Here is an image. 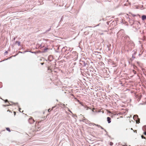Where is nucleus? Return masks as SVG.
Returning a JSON list of instances; mask_svg holds the SVG:
<instances>
[{
    "label": "nucleus",
    "mask_w": 146,
    "mask_h": 146,
    "mask_svg": "<svg viewBox=\"0 0 146 146\" xmlns=\"http://www.w3.org/2000/svg\"><path fill=\"white\" fill-rule=\"evenodd\" d=\"M142 19L143 21L146 19V15H143L142 16Z\"/></svg>",
    "instance_id": "nucleus-1"
},
{
    "label": "nucleus",
    "mask_w": 146,
    "mask_h": 146,
    "mask_svg": "<svg viewBox=\"0 0 146 146\" xmlns=\"http://www.w3.org/2000/svg\"><path fill=\"white\" fill-rule=\"evenodd\" d=\"M107 120L108 123H110L111 122V118L109 117L107 118Z\"/></svg>",
    "instance_id": "nucleus-2"
},
{
    "label": "nucleus",
    "mask_w": 146,
    "mask_h": 146,
    "mask_svg": "<svg viewBox=\"0 0 146 146\" xmlns=\"http://www.w3.org/2000/svg\"><path fill=\"white\" fill-rule=\"evenodd\" d=\"M17 44L19 46L20 45V42L19 41H16V44Z\"/></svg>",
    "instance_id": "nucleus-3"
},
{
    "label": "nucleus",
    "mask_w": 146,
    "mask_h": 146,
    "mask_svg": "<svg viewBox=\"0 0 146 146\" xmlns=\"http://www.w3.org/2000/svg\"><path fill=\"white\" fill-rule=\"evenodd\" d=\"M135 118V119H137L138 118V116L137 115H134L133 118Z\"/></svg>",
    "instance_id": "nucleus-4"
},
{
    "label": "nucleus",
    "mask_w": 146,
    "mask_h": 146,
    "mask_svg": "<svg viewBox=\"0 0 146 146\" xmlns=\"http://www.w3.org/2000/svg\"><path fill=\"white\" fill-rule=\"evenodd\" d=\"M6 130L8 131H9V132H10L11 131L10 130V129L8 128V127H7V128H6Z\"/></svg>",
    "instance_id": "nucleus-5"
},
{
    "label": "nucleus",
    "mask_w": 146,
    "mask_h": 146,
    "mask_svg": "<svg viewBox=\"0 0 146 146\" xmlns=\"http://www.w3.org/2000/svg\"><path fill=\"white\" fill-rule=\"evenodd\" d=\"M133 73L135 74L136 72V71L134 70H133Z\"/></svg>",
    "instance_id": "nucleus-6"
},
{
    "label": "nucleus",
    "mask_w": 146,
    "mask_h": 146,
    "mask_svg": "<svg viewBox=\"0 0 146 146\" xmlns=\"http://www.w3.org/2000/svg\"><path fill=\"white\" fill-rule=\"evenodd\" d=\"M94 125H96V126H97V127H101V126L100 125H98L94 124Z\"/></svg>",
    "instance_id": "nucleus-7"
},
{
    "label": "nucleus",
    "mask_w": 146,
    "mask_h": 146,
    "mask_svg": "<svg viewBox=\"0 0 146 146\" xmlns=\"http://www.w3.org/2000/svg\"><path fill=\"white\" fill-rule=\"evenodd\" d=\"M85 108H86V110H87L88 109H90L89 107H87V106H86L85 107Z\"/></svg>",
    "instance_id": "nucleus-8"
},
{
    "label": "nucleus",
    "mask_w": 146,
    "mask_h": 146,
    "mask_svg": "<svg viewBox=\"0 0 146 146\" xmlns=\"http://www.w3.org/2000/svg\"><path fill=\"white\" fill-rule=\"evenodd\" d=\"M30 121L32 120L33 121V123L35 121L33 119H32V118H30L29 119Z\"/></svg>",
    "instance_id": "nucleus-9"
},
{
    "label": "nucleus",
    "mask_w": 146,
    "mask_h": 146,
    "mask_svg": "<svg viewBox=\"0 0 146 146\" xmlns=\"http://www.w3.org/2000/svg\"><path fill=\"white\" fill-rule=\"evenodd\" d=\"M100 127L102 129H104V130L106 131V129H104L101 126V127Z\"/></svg>",
    "instance_id": "nucleus-10"
},
{
    "label": "nucleus",
    "mask_w": 146,
    "mask_h": 146,
    "mask_svg": "<svg viewBox=\"0 0 146 146\" xmlns=\"http://www.w3.org/2000/svg\"><path fill=\"white\" fill-rule=\"evenodd\" d=\"M113 143H112V142H111L110 143V145H113Z\"/></svg>",
    "instance_id": "nucleus-11"
},
{
    "label": "nucleus",
    "mask_w": 146,
    "mask_h": 146,
    "mask_svg": "<svg viewBox=\"0 0 146 146\" xmlns=\"http://www.w3.org/2000/svg\"><path fill=\"white\" fill-rule=\"evenodd\" d=\"M141 137H142V139H144L145 138V137H144V136H143L142 135H141Z\"/></svg>",
    "instance_id": "nucleus-12"
},
{
    "label": "nucleus",
    "mask_w": 146,
    "mask_h": 146,
    "mask_svg": "<svg viewBox=\"0 0 146 146\" xmlns=\"http://www.w3.org/2000/svg\"><path fill=\"white\" fill-rule=\"evenodd\" d=\"M21 108H19V110L20 112H21Z\"/></svg>",
    "instance_id": "nucleus-13"
},
{
    "label": "nucleus",
    "mask_w": 146,
    "mask_h": 146,
    "mask_svg": "<svg viewBox=\"0 0 146 146\" xmlns=\"http://www.w3.org/2000/svg\"><path fill=\"white\" fill-rule=\"evenodd\" d=\"M5 102H8V100H6L5 101Z\"/></svg>",
    "instance_id": "nucleus-14"
},
{
    "label": "nucleus",
    "mask_w": 146,
    "mask_h": 146,
    "mask_svg": "<svg viewBox=\"0 0 146 146\" xmlns=\"http://www.w3.org/2000/svg\"><path fill=\"white\" fill-rule=\"evenodd\" d=\"M8 52L7 51H6L5 52V54H7L8 53Z\"/></svg>",
    "instance_id": "nucleus-15"
},
{
    "label": "nucleus",
    "mask_w": 146,
    "mask_h": 146,
    "mask_svg": "<svg viewBox=\"0 0 146 146\" xmlns=\"http://www.w3.org/2000/svg\"><path fill=\"white\" fill-rule=\"evenodd\" d=\"M50 111L51 110H50V109L48 110V112H50Z\"/></svg>",
    "instance_id": "nucleus-16"
},
{
    "label": "nucleus",
    "mask_w": 146,
    "mask_h": 146,
    "mask_svg": "<svg viewBox=\"0 0 146 146\" xmlns=\"http://www.w3.org/2000/svg\"><path fill=\"white\" fill-rule=\"evenodd\" d=\"M144 134L145 135H146V132H145L144 133Z\"/></svg>",
    "instance_id": "nucleus-17"
},
{
    "label": "nucleus",
    "mask_w": 146,
    "mask_h": 146,
    "mask_svg": "<svg viewBox=\"0 0 146 146\" xmlns=\"http://www.w3.org/2000/svg\"><path fill=\"white\" fill-rule=\"evenodd\" d=\"M94 109H94V108H93V109H92V111H94Z\"/></svg>",
    "instance_id": "nucleus-18"
},
{
    "label": "nucleus",
    "mask_w": 146,
    "mask_h": 146,
    "mask_svg": "<svg viewBox=\"0 0 146 146\" xmlns=\"http://www.w3.org/2000/svg\"><path fill=\"white\" fill-rule=\"evenodd\" d=\"M9 106V105H4L3 106Z\"/></svg>",
    "instance_id": "nucleus-19"
},
{
    "label": "nucleus",
    "mask_w": 146,
    "mask_h": 146,
    "mask_svg": "<svg viewBox=\"0 0 146 146\" xmlns=\"http://www.w3.org/2000/svg\"><path fill=\"white\" fill-rule=\"evenodd\" d=\"M15 37L14 38H13V40H15Z\"/></svg>",
    "instance_id": "nucleus-20"
},
{
    "label": "nucleus",
    "mask_w": 146,
    "mask_h": 146,
    "mask_svg": "<svg viewBox=\"0 0 146 146\" xmlns=\"http://www.w3.org/2000/svg\"><path fill=\"white\" fill-rule=\"evenodd\" d=\"M14 114H15V112H14Z\"/></svg>",
    "instance_id": "nucleus-21"
},
{
    "label": "nucleus",
    "mask_w": 146,
    "mask_h": 146,
    "mask_svg": "<svg viewBox=\"0 0 146 146\" xmlns=\"http://www.w3.org/2000/svg\"><path fill=\"white\" fill-rule=\"evenodd\" d=\"M47 49V48L45 49H44V50H46Z\"/></svg>",
    "instance_id": "nucleus-22"
},
{
    "label": "nucleus",
    "mask_w": 146,
    "mask_h": 146,
    "mask_svg": "<svg viewBox=\"0 0 146 146\" xmlns=\"http://www.w3.org/2000/svg\"><path fill=\"white\" fill-rule=\"evenodd\" d=\"M41 64H42V65L43 64V63H41Z\"/></svg>",
    "instance_id": "nucleus-23"
},
{
    "label": "nucleus",
    "mask_w": 146,
    "mask_h": 146,
    "mask_svg": "<svg viewBox=\"0 0 146 146\" xmlns=\"http://www.w3.org/2000/svg\"><path fill=\"white\" fill-rule=\"evenodd\" d=\"M132 57H133L134 58H135V57H134V56H132Z\"/></svg>",
    "instance_id": "nucleus-24"
},
{
    "label": "nucleus",
    "mask_w": 146,
    "mask_h": 146,
    "mask_svg": "<svg viewBox=\"0 0 146 146\" xmlns=\"http://www.w3.org/2000/svg\"><path fill=\"white\" fill-rule=\"evenodd\" d=\"M70 111V113H72V112H71V111Z\"/></svg>",
    "instance_id": "nucleus-25"
},
{
    "label": "nucleus",
    "mask_w": 146,
    "mask_h": 146,
    "mask_svg": "<svg viewBox=\"0 0 146 146\" xmlns=\"http://www.w3.org/2000/svg\"><path fill=\"white\" fill-rule=\"evenodd\" d=\"M135 132H136H136H137V131H135Z\"/></svg>",
    "instance_id": "nucleus-26"
},
{
    "label": "nucleus",
    "mask_w": 146,
    "mask_h": 146,
    "mask_svg": "<svg viewBox=\"0 0 146 146\" xmlns=\"http://www.w3.org/2000/svg\"><path fill=\"white\" fill-rule=\"evenodd\" d=\"M135 132H136H136H137V131H135Z\"/></svg>",
    "instance_id": "nucleus-27"
},
{
    "label": "nucleus",
    "mask_w": 146,
    "mask_h": 146,
    "mask_svg": "<svg viewBox=\"0 0 146 146\" xmlns=\"http://www.w3.org/2000/svg\"><path fill=\"white\" fill-rule=\"evenodd\" d=\"M131 130H133L132 128H131Z\"/></svg>",
    "instance_id": "nucleus-28"
}]
</instances>
